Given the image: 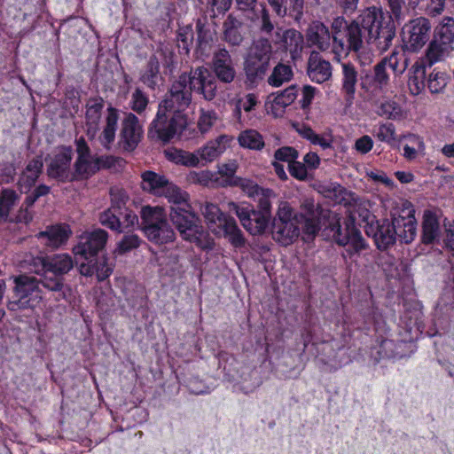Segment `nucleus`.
<instances>
[{
  "label": "nucleus",
  "mask_w": 454,
  "mask_h": 454,
  "mask_svg": "<svg viewBox=\"0 0 454 454\" xmlns=\"http://www.w3.org/2000/svg\"><path fill=\"white\" fill-rule=\"evenodd\" d=\"M362 22L367 32V44L380 53L387 51L395 37V25L392 16L372 6L364 10Z\"/></svg>",
  "instance_id": "1"
},
{
  "label": "nucleus",
  "mask_w": 454,
  "mask_h": 454,
  "mask_svg": "<svg viewBox=\"0 0 454 454\" xmlns=\"http://www.w3.org/2000/svg\"><path fill=\"white\" fill-rule=\"evenodd\" d=\"M364 18V10L361 13L346 25L344 37H339L338 33L333 35V52L340 56L342 53L348 54L353 51L356 54L357 59L363 66L368 65L372 61V53L367 50L364 42L363 31H365V25L362 22Z\"/></svg>",
  "instance_id": "2"
},
{
  "label": "nucleus",
  "mask_w": 454,
  "mask_h": 454,
  "mask_svg": "<svg viewBox=\"0 0 454 454\" xmlns=\"http://www.w3.org/2000/svg\"><path fill=\"white\" fill-rule=\"evenodd\" d=\"M325 231L336 244L347 247L342 254L346 261L356 262L357 256L368 248V244L352 220H345L343 223L340 220L331 222Z\"/></svg>",
  "instance_id": "3"
},
{
  "label": "nucleus",
  "mask_w": 454,
  "mask_h": 454,
  "mask_svg": "<svg viewBox=\"0 0 454 454\" xmlns=\"http://www.w3.org/2000/svg\"><path fill=\"white\" fill-rule=\"evenodd\" d=\"M169 216L184 239L195 243L202 249H211L213 247L212 239L203 227L199 224V219L192 212L190 205L187 207H171Z\"/></svg>",
  "instance_id": "4"
},
{
  "label": "nucleus",
  "mask_w": 454,
  "mask_h": 454,
  "mask_svg": "<svg viewBox=\"0 0 454 454\" xmlns=\"http://www.w3.org/2000/svg\"><path fill=\"white\" fill-rule=\"evenodd\" d=\"M286 230L290 233L289 239L292 240L297 238L301 231H302V239L311 240L315 238L320 230L319 214L316 208L313 200H307L301 206V212L293 217L292 209L286 206Z\"/></svg>",
  "instance_id": "5"
},
{
  "label": "nucleus",
  "mask_w": 454,
  "mask_h": 454,
  "mask_svg": "<svg viewBox=\"0 0 454 454\" xmlns=\"http://www.w3.org/2000/svg\"><path fill=\"white\" fill-rule=\"evenodd\" d=\"M201 213L208 228L214 234L228 239L231 245L236 247L245 245V238L235 219L222 213L217 205L206 202L201 207Z\"/></svg>",
  "instance_id": "6"
},
{
  "label": "nucleus",
  "mask_w": 454,
  "mask_h": 454,
  "mask_svg": "<svg viewBox=\"0 0 454 454\" xmlns=\"http://www.w3.org/2000/svg\"><path fill=\"white\" fill-rule=\"evenodd\" d=\"M141 219L143 231L150 241L164 244L174 240L175 232L161 207H144L141 210Z\"/></svg>",
  "instance_id": "7"
},
{
  "label": "nucleus",
  "mask_w": 454,
  "mask_h": 454,
  "mask_svg": "<svg viewBox=\"0 0 454 454\" xmlns=\"http://www.w3.org/2000/svg\"><path fill=\"white\" fill-rule=\"evenodd\" d=\"M13 282L15 284L13 292L17 300L8 301L7 308L9 310L33 309L43 301L38 278L21 274L14 277Z\"/></svg>",
  "instance_id": "8"
},
{
  "label": "nucleus",
  "mask_w": 454,
  "mask_h": 454,
  "mask_svg": "<svg viewBox=\"0 0 454 454\" xmlns=\"http://www.w3.org/2000/svg\"><path fill=\"white\" fill-rule=\"evenodd\" d=\"M186 125V114L168 113V110L159 106L156 117L151 123L149 135L156 136L160 140L167 143L179 135Z\"/></svg>",
  "instance_id": "9"
},
{
  "label": "nucleus",
  "mask_w": 454,
  "mask_h": 454,
  "mask_svg": "<svg viewBox=\"0 0 454 454\" xmlns=\"http://www.w3.org/2000/svg\"><path fill=\"white\" fill-rule=\"evenodd\" d=\"M192 89L189 84V75L186 72L181 74L174 81L159 106L168 113L184 114L192 100Z\"/></svg>",
  "instance_id": "10"
},
{
  "label": "nucleus",
  "mask_w": 454,
  "mask_h": 454,
  "mask_svg": "<svg viewBox=\"0 0 454 454\" xmlns=\"http://www.w3.org/2000/svg\"><path fill=\"white\" fill-rule=\"evenodd\" d=\"M431 25L427 19L419 17L410 20L402 28V39L407 51L417 52L428 41Z\"/></svg>",
  "instance_id": "11"
},
{
  "label": "nucleus",
  "mask_w": 454,
  "mask_h": 454,
  "mask_svg": "<svg viewBox=\"0 0 454 454\" xmlns=\"http://www.w3.org/2000/svg\"><path fill=\"white\" fill-rule=\"evenodd\" d=\"M187 74L192 90L201 95L205 100L211 101L216 97L217 82L207 67H197L191 69Z\"/></svg>",
  "instance_id": "12"
},
{
  "label": "nucleus",
  "mask_w": 454,
  "mask_h": 454,
  "mask_svg": "<svg viewBox=\"0 0 454 454\" xmlns=\"http://www.w3.org/2000/svg\"><path fill=\"white\" fill-rule=\"evenodd\" d=\"M77 158L74 164V176L76 179H87L98 171L97 157L91 155V151L83 137L75 140Z\"/></svg>",
  "instance_id": "13"
},
{
  "label": "nucleus",
  "mask_w": 454,
  "mask_h": 454,
  "mask_svg": "<svg viewBox=\"0 0 454 454\" xmlns=\"http://www.w3.org/2000/svg\"><path fill=\"white\" fill-rule=\"evenodd\" d=\"M107 239V232L102 229L85 232L81 236L79 243L74 247L73 252L75 255H81L88 260L105 247Z\"/></svg>",
  "instance_id": "14"
},
{
  "label": "nucleus",
  "mask_w": 454,
  "mask_h": 454,
  "mask_svg": "<svg viewBox=\"0 0 454 454\" xmlns=\"http://www.w3.org/2000/svg\"><path fill=\"white\" fill-rule=\"evenodd\" d=\"M72 158L73 151L70 147L60 148L48 166V176L62 182L74 181V172L70 170Z\"/></svg>",
  "instance_id": "15"
},
{
  "label": "nucleus",
  "mask_w": 454,
  "mask_h": 454,
  "mask_svg": "<svg viewBox=\"0 0 454 454\" xmlns=\"http://www.w3.org/2000/svg\"><path fill=\"white\" fill-rule=\"evenodd\" d=\"M143 135V128L138 118L129 113L121 121L120 144L127 151H133L139 144Z\"/></svg>",
  "instance_id": "16"
},
{
  "label": "nucleus",
  "mask_w": 454,
  "mask_h": 454,
  "mask_svg": "<svg viewBox=\"0 0 454 454\" xmlns=\"http://www.w3.org/2000/svg\"><path fill=\"white\" fill-rule=\"evenodd\" d=\"M212 68L215 76L224 83H231L236 77L232 59L225 48H220L214 53Z\"/></svg>",
  "instance_id": "17"
},
{
  "label": "nucleus",
  "mask_w": 454,
  "mask_h": 454,
  "mask_svg": "<svg viewBox=\"0 0 454 454\" xmlns=\"http://www.w3.org/2000/svg\"><path fill=\"white\" fill-rule=\"evenodd\" d=\"M389 75L387 69L379 62L374 66L372 74H367L361 79V87L372 95L385 93L389 85Z\"/></svg>",
  "instance_id": "18"
},
{
  "label": "nucleus",
  "mask_w": 454,
  "mask_h": 454,
  "mask_svg": "<svg viewBox=\"0 0 454 454\" xmlns=\"http://www.w3.org/2000/svg\"><path fill=\"white\" fill-rule=\"evenodd\" d=\"M32 263H37L42 269L48 270L61 277L67 274L74 267V262L68 254H56L51 256H37L33 258Z\"/></svg>",
  "instance_id": "19"
},
{
  "label": "nucleus",
  "mask_w": 454,
  "mask_h": 454,
  "mask_svg": "<svg viewBox=\"0 0 454 454\" xmlns=\"http://www.w3.org/2000/svg\"><path fill=\"white\" fill-rule=\"evenodd\" d=\"M406 215H400L394 217V223L396 237L402 242L409 244L414 240L417 235V221L414 215L415 210L411 204L406 207Z\"/></svg>",
  "instance_id": "20"
},
{
  "label": "nucleus",
  "mask_w": 454,
  "mask_h": 454,
  "mask_svg": "<svg viewBox=\"0 0 454 454\" xmlns=\"http://www.w3.org/2000/svg\"><path fill=\"white\" fill-rule=\"evenodd\" d=\"M307 73L312 82L323 83L331 79L332 65L317 52L312 51L308 60Z\"/></svg>",
  "instance_id": "21"
},
{
  "label": "nucleus",
  "mask_w": 454,
  "mask_h": 454,
  "mask_svg": "<svg viewBox=\"0 0 454 454\" xmlns=\"http://www.w3.org/2000/svg\"><path fill=\"white\" fill-rule=\"evenodd\" d=\"M340 91L346 100L352 101L355 98L358 82V72L350 62L340 64Z\"/></svg>",
  "instance_id": "22"
},
{
  "label": "nucleus",
  "mask_w": 454,
  "mask_h": 454,
  "mask_svg": "<svg viewBox=\"0 0 454 454\" xmlns=\"http://www.w3.org/2000/svg\"><path fill=\"white\" fill-rule=\"evenodd\" d=\"M37 239L41 240L44 246L55 249L64 244L68 237L69 231L67 227L62 225L48 226L45 231L39 232L36 235Z\"/></svg>",
  "instance_id": "23"
},
{
  "label": "nucleus",
  "mask_w": 454,
  "mask_h": 454,
  "mask_svg": "<svg viewBox=\"0 0 454 454\" xmlns=\"http://www.w3.org/2000/svg\"><path fill=\"white\" fill-rule=\"evenodd\" d=\"M270 215L262 212L247 209L241 224L252 235L262 234L268 227Z\"/></svg>",
  "instance_id": "24"
},
{
  "label": "nucleus",
  "mask_w": 454,
  "mask_h": 454,
  "mask_svg": "<svg viewBox=\"0 0 454 454\" xmlns=\"http://www.w3.org/2000/svg\"><path fill=\"white\" fill-rule=\"evenodd\" d=\"M231 138L226 135H221L214 140L208 141L197 151L200 160L211 162L216 160L227 148Z\"/></svg>",
  "instance_id": "25"
},
{
  "label": "nucleus",
  "mask_w": 454,
  "mask_h": 454,
  "mask_svg": "<svg viewBox=\"0 0 454 454\" xmlns=\"http://www.w3.org/2000/svg\"><path fill=\"white\" fill-rule=\"evenodd\" d=\"M43 167L42 157L37 156L32 159L22 171L18 185L21 191H28L36 182L42 173Z\"/></svg>",
  "instance_id": "26"
},
{
  "label": "nucleus",
  "mask_w": 454,
  "mask_h": 454,
  "mask_svg": "<svg viewBox=\"0 0 454 454\" xmlns=\"http://www.w3.org/2000/svg\"><path fill=\"white\" fill-rule=\"evenodd\" d=\"M441 228L439 216L435 212L426 210L422 223V241L425 244H431L440 238Z\"/></svg>",
  "instance_id": "27"
},
{
  "label": "nucleus",
  "mask_w": 454,
  "mask_h": 454,
  "mask_svg": "<svg viewBox=\"0 0 454 454\" xmlns=\"http://www.w3.org/2000/svg\"><path fill=\"white\" fill-rule=\"evenodd\" d=\"M242 22L230 14L223 24V39L231 46H239L243 40Z\"/></svg>",
  "instance_id": "28"
},
{
  "label": "nucleus",
  "mask_w": 454,
  "mask_h": 454,
  "mask_svg": "<svg viewBox=\"0 0 454 454\" xmlns=\"http://www.w3.org/2000/svg\"><path fill=\"white\" fill-rule=\"evenodd\" d=\"M102 109L103 103L101 101L91 100L88 104L86 111V135L90 140H93L98 135Z\"/></svg>",
  "instance_id": "29"
},
{
  "label": "nucleus",
  "mask_w": 454,
  "mask_h": 454,
  "mask_svg": "<svg viewBox=\"0 0 454 454\" xmlns=\"http://www.w3.org/2000/svg\"><path fill=\"white\" fill-rule=\"evenodd\" d=\"M395 228L394 220L392 223L388 220H383L378 224L373 238L379 249L385 250L394 245L396 239V230Z\"/></svg>",
  "instance_id": "30"
},
{
  "label": "nucleus",
  "mask_w": 454,
  "mask_h": 454,
  "mask_svg": "<svg viewBox=\"0 0 454 454\" xmlns=\"http://www.w3.org/2000/svg\"><path fill=\"white\" fill-rule=\"evenodd\" d=\"M118 111L115 108L109 107L106 116V123L102 133L99 135L98 139L100 144L106 150H110L111 145L115 139V132L118 122Z\"/></svg>",
  "instance_id": "31"
},
{
  "label": "nucleus",
  "mask_w": 454,
  "mask_h": 454,
  "mask_svg": "<svg viewBox=\"0 0 454 454\" xmlns=\"http://www.w3.org/2000/svg\"><path fill=\"white\" fill-rule=\"evenodd\" d=\"M307 37L312 45H316L321 51H326L330 46V32L321 22H314L309 26Z\"/></svg>",
  "instance_id": "32"
},
{
  "label": "nucleus",
  "mask_w": 454,
  "mask_h": 454,
  "mask_svg": "<svg viewBox=\"0 0 454 454\" xmlns=\"http://www.w3.org/2000/svg\"><path fill=\"white\" fill-rule=\"evenodd\" d=\"M34 266V272L39 276L38 280L45 289L51 292H60L64 287L63 277L48 271V270H43L42 266L37 263H32Z\"/></svg>",
  "instance_id": "33"
},
{
  "label": "nucleus",
  "mask_w": 454,
  "mask_h": 454,
  "mask_svg": "<svg viewBox=\"0 0 454 454\" xmlns=\"http://www.w3.org/2000/svg\"><path fill=\"white\" fill-rule=\"evenodd\" d=\"M142 188L153 195L160 196L169 180L162 175L153 171H145L141 175Z\"/></svg>",
  "instance_id": "34"
},
{
  "label": "nucleus",
  "mask_w": 454,
  "mask_h": 454,
  "mask_svg": "<svg viewBox=\"0 0 454 454\" xmlns=\"http://www.w3.org/2000/svg\"><path fill=\"white\" fill-rule=\"evenodd\" d=\"M426 67L423 63L416 62L408 74V88L412 95L420 94L426 87Z\"/></svg>",
  "instance_id": "35"
},
{
  "label": "nucleus",
  "mask_w": 454,
  "mask_h": 454,
  "mask_svg": "<svg viewBox=\"0 0 454 454\" xmlns=\"http://www.w3.org/2000/svg\"><path fill=\"white\" fill-rule=\"evenodd\" d=\"M157 54L164 56V52L162 51H159L156 54L152 55L147 62L146 68L141 76V81L151 89H154L157 85L160 74V59Z\"/></svg>",
  "instance_id": "36"
},
{
  "label": "nucleus",
  "mask_w": 454,
  "mask_h": 454,
  "mask_svg": "<svg viewBox=\"0 0 454 454\" xmlns=\"http://www.w3.org/2000/svg\"><path fill=\"white\" fill-rule=\"evenodd\" d=\"M452 50V47L449 44H445L438 40V38H434L428 45L426 53V61L431 67L436 62L442 61L444 59Z\"/></svg>",
  "instance_id": "37"
},
{
  "label": "nucleus",
  "mask_w": 454,
  "mask_h": 454,
  "mask_svg": "<svg viewBox=\"0 0 454 454\" xmlns=\"http://www.w3.org/2000/svg\"><path fill=\"white\" fill-rule=\"evenodd\" d=\"M303 37L296 30H286V51H289L292 59L296 62L301 58Z\"/></svg>",
  "instance_id": "38"
},
{
  "label": "nucleus",
  "mask_w": 454,
  "mask_h": 454,
  "mask_svg": "<svg viewBox=\"0 0 454 454\" xmlns=\"http://www.w3.org/2000/svg\"><path fill=\"white\" fill-rule=\"evenodd\" d=\"M268 65L261 60L255 59L249 55L245 60L244 70L247 79L251 83H255L258 80L262 79L266 73Z\"/></svg>",
  "instance_id": "39"
},
{
  "label": "nucleus",
  "mask_w": 454,
  "mask_h": 454,
  "mask_svg": "<svg viewBox=\"0 0 454 454\" xmlns=\"http://www.w3.org/2000/svg\"><path fill=\"white\" fill-rule=\"evenodd\" d=\"M238 142L243 148L261 151L264 147L262 136L255 129H246L239 133Z\"/></svg>",
  "instance_id": "40"
},
{
  "label": "nucleus",
  "mask_w": 454,
  "mask_h": 454,
  "mask_svg": "<svg viewBox=\"0 0 454 454\" xmlns=\"http://www.w3.org/2000/svg\"><path fill=\"white\" fill-rule=\"evenodd\" d=\"M298 155L296 150L292 147L286 146V160H288V170L292 176L298 180H305L309 174V169L303 162L298 160H292Z\"/></svg>",
  "instance_id": "41"
},
{
  "label": "nucleus",
  "mask_w": 454,
  "mask_h": 454,
  "mask_svg": "<svg viewBox=\"0 0 454 454\" xmlns=\"http://www.w3.org/2000/svg\"><path fill=\"white\" fill-rule=\"evenodd\" d=\"M264 107L267 114L274 118H282L284 116V90L270 93L266 98Z\"/></svg>",
  "instance_id": "42"
},
{
  "label": "nucleus",
  "mask_w": 454,
  "mask_h": 454,
  "mask_svg": "<svg viewBox=\"0 0 454 454\" xmlns=\"http://www.w3.org/2000/svg\"><path fill=\"white\" fill-rule=\"evenodd\" d=\"M160 196H164L173 204L172 207H187L189 206L187 192L182 191L178 186L169 182L164 189V192Z\"/></svg>",
  "instance_id": "43"
},
{
  "label": "nucleus",
  "mask_w": 454,
  "mask_h": 454,
  "mask_svg": "<svg viewBox=\"0 0 454 454\" xmlns=\"http://www.w3.org/2000/svg\"><path fill=\"white\" fill-rule=\"evenodd\" d=\"M19 200V195L15 191L4 189L0 194V221H6L11 209Z\"/></svg>",
  "instance_id": "44"
},
{
  "label": "nucleus",
  "mask_w": 454,
  "mask_h": 454,
  "mask_svg": "<svg viewBox=\"0 0 454 454\" xmlns=\"http://www.w3.org/2000/svg\"><path fill=\"white\" fill-rule=\"evenodd\" d=\"M218 122V115L214 110H206L203 108L200 110L197 127L201 134L208 133Z\"/></svg>",
  "instance_id": "45"
},
{
  "label": "nucleus",
  "mask_w": 454,
  "mask_h": 454,
  "mask_svg": "<svg viewBox=\"0 0 454 454\" xmlns=\"http://www.w3.org/2000/svg\"><path fill=\"white\" fill-rule=\"evenodd\" d=\"M292 127L302 137L309 140L312 144L318 145L323 149H326L331 146V144L327 139L317 135L309 126L302 123L292 122Z\"/></svg>",
  "instance_id": "46"
},
{
  "label": "nucleus",
  "mask_w": 454,
  "mask_h": 454,
  "mask_svg": "<svg viewBox=\"0 0 454 454\" xmlns=\"http://www.w3.org/2000/svg\"><path fill=\"white\" fill-rule=\"evenodd\" d=\"M434 38L451 46L454 42V19L444 17L436 28Z\"/></svg>",
  "instance_id": "47"
},
{
  "label": "nucleus",
  "mask_w": 454,
  "mask_h": 454,
  "mask_svg": "<svg viewBox=\"0 0 454 454\" xmlns=\"http://www.w3.org/2000/svg\"><path fill=\"white\" fill-rule=\"evenodd\" d=\"M168 159L176 164L186 167H197L200 164V158L197 153H190L184 150H175L167 153Z\"/></svg>",
  "instance_id": "48"
},
{
  "label": "nucleus",
  "mask_w": 454,
  "mask_h": 454,
  "mask_svg": "<svg viewBox=\"0 0 454 454\" xmlns=\"http://www.w3.org/2000/svg\"><path fill=\"white\" fill-rule=\"evenodd\" d=\"M270 52V43L269 40L262 38L254 43L248 55L268 65Z\"/></svg>",
  "instance_id": "49"
},
{
  "label": "nucleus",
  "mask_w": 454,
  "mask_h": 454,
  "mask_svg": "<svg viewBox=\"0 0 454 454\" xmlns=\"http://www.w3.org/2000/svg\"><path fill=\"white\" fill-rule=\"evenodd\" d=\"M228 185L239 187L242 192L251 199H256V195L262 188L259 186L254 181L243 177H232L228 182Z\"/></svg>",
  "instance_id": "50"
},
{
  "label": "nucleus",
  "mask_w": 454,
  "mask_h": 454,
  "mask_svg": "<svg viewBox=\"0 0 454 454\" xmlns=\"http://www.w3.org/2000/svg\"><path fill=\"white\" fill-rule=\"evenodd\" d=\"M448 80L446 73L434 69L428 76L427 87L432 93H439L445 88Z\"/></svg>",
  "instance_id": "51"
},
{
  "label": "nucleus",
  "mask_w": 454,
  "mask_h": 454,
  "mask_svg": "<svg viewBox=\"0 0 454 454\" xmlns=\"http://www.w3.org/2000/svg\"><path fill=\"white\" fill-rule=\"evenodd\" d=\"M377 114L387 119L396 120L402 116V109L395 101L386 100L380 104Z\"/></svg>",
  "instance_id": "52"
},
{
  "label": "nucleus",
  "mask_w": 454,
  "mask_h": 454,
  "mask_svg": "<svg viewBox=\"0 0 454 454\" xmlns=\"http://www.w3.org/2000/svg\"><path fill=\"white\" fill-rule=\"evenodd\" d=\"M99 222L104 226L121 232V223L118 211H114L113 208H108L102 212L99 216Z\"/></svg>",
  "instance_id": "53"
},
{
  "label": "nucleus",
  "mask_w": 454,
  "mask_h": 454,
  "mask_svg": "<svg viewBox=\"0 0 454 454\" xmlns=\"http://www.w3.org/2000/svg\"><path fill=\"white\" fill-rule=\"evenodd\" d=\"M276 198L275 192L269 188H262L256 195L257 207L260 212L270 215L271 200Z\"/></svg>",
  "instance_id": "54"
},
{
  "label": "nucleus",
  "mask_w": 454,
  "mask_h": 454,
  "mask_svg": "<svg viewBox=\"0 0 454 454\" xmlns=\"http://www.w3.org/2000/svg\"><path fill=\"white\" fill-rule=\"evenodd\" d=\"M214 175L209 170L195 171L192 170L186 175V181L191 184L201 186H209L213 182Z\"/></svg>",
  "instance_id": "55"
},
{
  "label": "nucleus",
  "mask_w": 454,
  "mask_h": 454,
  "mask_svg": "<svg viewBox=\"0 0 454 454\" xmlns=\"http://www.w3.org/2000/svg\"><path fill=\"white\" fill-rule=\"evenodd\" d=\"M380 65L387 69L389 67L395 74H402L406 69V59L400 58L397 52H393L389 57L384 58Z\"/></svg>",
  "instance_id": "56"
},
{
  "label": "nucleus",
  "mask_w": 454,
  "mask_h": 454,
  "mask_svg": "<svg viewBox=\"0 0 454 454\" xmlns=\"http://www.w3.org/2000/svg\"><path fill=\"white\" fill-rule=\"evenodd\" d=\"M410 142L416 147L405 145L403 146V156L408 160H414L417 157L418 153L424 154L425 144L423 139L416 135L409 136Z\"/></svg>",
  "instance_id": "57"
},
{
  "label": "nucleus",
  "mask_w": 454,
  "mask_h": 454,
  "mask_svg": "<svg viewBox=\"0 0 454 454\" xmlns=\"http://www.w3.org/2000/svg\"><path fill=\"white\" fill-rule=\"evenodd\" d=\"M373 135L381 142L392 143L395 140V129L391 123H382L374 131Z\"/></svg>",
  "instance_id": "58"
},
{
  "label": "nucleus",
  "mask_w": 454,
  "mask_h": 454,
  "mask_svg": "<svg viewBox=\"0 0 454 454\" xmlns=\"http://www.w3.org/2000/svg\"><path fill=\"white\" fill-rule=\"evenodd\" d=\"M140 245V239L136 234H126L119 241L116 251L119 254H125L132 249L137 248Z\"/></svg>",
  "instance_id": "59"
},
{
  "label": "nucleus",
  "mask_w": 454,
  "mask_h": 454,
  "mask_svg": "<svg viewBox=\"0 0 454 454\" xmlns=\"http://www.w3.org/2000/svg\"><path fill=\"white\" fill-rule=\"evenodd\" d=\"M387 5L391 12L390 16L397 22L405 18V1L404 0H387Z\"/></svg>",
  "instance_id": "60"
},
{
  "label": "nucleus",
  "mask_w": 454,
  "mask_h": 454,
  "mask_svg": "<svg viewBox=\"0 0 454 454\" xmlns=\"http://www.w3.org/2000/svg\"><path fill=\"white\" fill-rule=\"evenodd\" d=\"M131 107L137 114H141L148 105V98L145 93L137 89L131 96Z\"/></svg>",
  "instance_id": "61"
},
{
  "label": "nucleus",
  "mask_w": 454,
  "mask_h": 454,
  "mask_svg": "<svg viewBox=\"0 0 454 454\" xmlns=\"http://www.w3.org/2000/svg\"><path fill=\"white\" fill-rule=\"evenodd\" d=\"M128 200L127 194L121 190H111V201L112 205L110 208L114 209V211H121L125 207L126 201Z\"/></svg>",
  "instance_id": "62"
},
{
  "label": "nucleus",
  "mask_w": 454,
  "mask_h": 454,
  "mask_svg": "<svg viewBox=\"0 0 454 454\" xmlns=\"http://www.w3.org/2000/svg\"><path fill=\"white\" fill-rule=\"evenodd\" d=\"M118 214L121 218V231L138 223L137 215L128 208H124L123 210L118 212Z\"/></svg>",
  "instance_id": "63"
},
{
  "label": "nucleus",
  "mask_w": 454,
  "mask_h": 454,
  "mask_svg": "<svg viewBox=\"0 0 454 454\" xmlns=\"http://www.w3.org/2000/svg\"><path fill=\"white\" fill-rule=\"evenodd\" d=\"M268 82L273 87H279L284 82V65L278 63L273 69L272 74L268 78Z\"/></svg>",
  "instance_id": "64"
}]
</instances>
